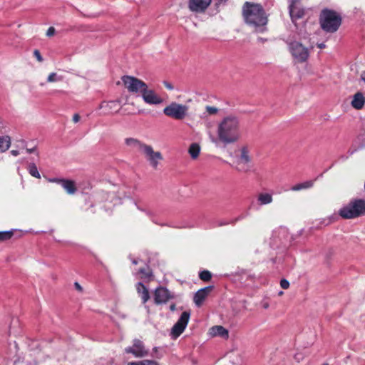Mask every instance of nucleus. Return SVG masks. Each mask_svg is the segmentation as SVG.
<instances>
[{"mask_svg": "<svg viewBox=\"0 0 365 365\" xmlns=\"http://www.w3.org/2000/svg\"><path fill=\"white\" fill-rule=\"evenodd\" d=\"M209 334L212 336L228 337V331L222 326H214L210 329Z\"/></svg>", "mask_w": 365, "mask_h": 365, "instance_id": "6ab92c4d", "label": "nucleus"}, {"mask_svg": "<svg viewBox=\"0 0 365 365\" xmlns=\"http://www.w3.org/2000/svg\"><path fill=\"white\" fill-rule=\"evenodd\" d=\"M339 215L346 220L354 219L365 215V200L355 199L344 205L338 211Z\"/></svg>", "mask_w": 365, "mask_h": 365, "instance_id": "7ed1b4c3", "label": "nucleus"}, {"mask_svg": "<svg viewBox=\"0 0 365 365\" xmlns=\"http://www.w3.org/2000/svg\"><path fill=\"white\" fill-rule=\"evenodd\" d=\"M158 349H159V347H157V346H155L153 349V353L155 354V356L158 359H160L163 357V354L162 353H159L158 352Z\"/></svg>", "mask_w": 365, "mask_h": 365, "instance_id": "e433bc0d", "label": "nucleus"}, {"mask_svg": "<svg viewBox=\"0 0 365 365\" xmlns=\"http://www.w3.org/2000/svg\"><path fill=\"white\" fill-rule=\"evenodd\" d=\"M125 352L131 354L136 358H143L148 355V351L145 349L143 342L138 339L133 340L132 346L125 349Z\"/></svg>", "mask_w": 365, "mask_h": 365, "instance_id": "1a4fd4ad", "label": "nucleus"}, {"mask_svg": "<svg viewBox=\"0 0 365 365\" xmlns=\"http://www.w3.org/2000/svg\"><path fill=\"white\" fill-rule=\"evenodd\" d=\"M133 263L135 264H138V261L136 259H133Z\"/></svg>", "mask_w": 365, "mask_h": 365, "instance_id": "864d4df0", "label": "nucleus"}, {"mask_svg": "<svg viewBox=\"0 0 365 365\" xmlns=\"http://www.w3.org/2000/svg\"><path fill=\"white\" fill-rule=\"evenodd\" d=\"M242 14L245 23L252 26L255 32L263 33L267 30L268 19L260 4L245 2L242 7Z\"/></svg>", "mask_w": 365, "mask_h": 365, "instance_id": "f03ea898", "label": "nucleus"}, {"mask_svg": "<svg viewBox=\"0 0 365 365\" xmlns=\"http://www.w3.org/2000/svg\"><path fill=\"white\" fill-rule=\"evenodd\" d=\"M135 205L137 207V209L143 212H144L150 220L153 222L155 223V224H158V225H163L162 224H159L156 220H155V212L150 208H148L146 207L145 206H142V205H140L137 203H135Z\"/></svg>", "mask_w": 365, "mask_h": 365, "instance_id": "b1692460", "label": "nucleus"}, {"mask_svg": "<svg viewBox=\"0 0 365 365\" xmlns=\"http://www.w3.org/2000/svg\"><path fill=\"white\" fill-rule=\"evenodd\" d=\"M14 348H15L16 349H17V345H16V342H14Z\"/></svg>", "mask_w": 365, "mask_h": 365, "instance_id": "5fc2aeb1", "label": "nucleus"}, {"mask_svg": "<svg viewBox=\"0 0 365 365\" xmlns=\"http://www.w3.org/2000/svg\"><path fill=\"white\" fill-rule=\"evenodd\" d=\"M34 56L36 58L37 61L39 62L43 61V58L39 52L38 50H34Z\"/></svg>", "mask_w": 365, "mask_h": 365, "instance_id": "c9c22d12", "label": "nucleus"}, {"mask_svg": "<svg viewBox=\"0 0 365 365\" xmlns=\"http://www.w3.org/2000/svg\"><path fill=\"white\" fill-rule=\"evenodd\" d=\"M125 144L133 148H135L140 151H143V147L147 145L143 143L139 140L133 138H128L125 140Z\"/></svg>", "mask_w": 365, "mask_h": 365, "instance_id": "412c9836", "label": "nucleus"}, {"mask_svg": "<svg viewBox=\"0 0 365 365\" xmlns=\"http://www.w3.org/2000/svg\"><path fill=\"white\" fill-rule=\"evenodd\" d=\"M365 104V97L361 92H357L354 95L353 99L351 102V106L357 110L361 109Z\"/></svg>", "mask_w": 365, "mask_h": 365, "instance_id": "a211bd4d", "label": "nucleus"}, {"mask_svg": "<svg viewBox=\"0 0 365 365\" xmlns=\"http://www.w3.org/2000/svg\"><path fill=\"white\" fill-rule=\"evenodd\" d=\"M230 222H227V221H220V222L218 223L217 226H220H220H224V225H228V224H230Z\"/></svg>", "mask_w": 365, "mask_h": 365, "instance_id": "c03bdc74", "label": "nucleus"}, {"mask_svg": "<svg viewBox=\"0 0 365 365\" xmlns=\"http://www.w3.org/2000/svg\"><path fill=\"white\" fill-rule=\"evenodd\" d=\"M136 289L142 299L143 303L145 304L150 299V294L148 289L142 282H138L136 284Z\"/></svg>", "mask_w": 365, "mask_h": 365, "instance_id": "aec40b11", "label": "nucleus"}, {"mask_svg": "<svg viewBox=\"0 0 365 365\" xmlns=\"http://www.w3.org/2000/svg\"><path fill=\"white\" fill-rule=\"evenodd\" d=\"M190 317V312L185 311L182 313L177 322L171 329L170 336L175 339L181 335L188 324Z\"/></svg>", "mask_w": 365, "mask_h": 365, "instance_id": "6e6552de", "label": "nucleus"}, {"mask_svg": "<svg viewBox=\"0 0 365 365\" xmlns=\"http://www.w3.org/2000/svg\"><path fill=\"white\" fill-rule=\"evenodd\" d=\"M121 79L130 93L141 95L147 86L143 81L131 76H123Z\"/></svg>", "mask_w": 365, "mask_h": 365, "instance_id": "0eeeda50", "label": "nucleus"}, {"mask_svg": "<svg viewBox=\"0 0 365 365\" xmlns=\"http://www.w3.org/2000/svg\"><path fill=\"white\" fill-rule=\"evenodd\" d=\"M11 140L10 136H0V153L6 152L11 146Z\"/></svg>", "mask_w": 365, "mask_h": 365, "instance_id": "393cba45", "label": "nucleus"}, {"mask_svg": "<svg viewBox=\"0 0 365 365\" xmlns=\"http://www.w3.org/2000/svg\"><path fill=\"white\" fill-rule=\"evenodd\" d=\"M199 277L200 279L207 282L211 279L212 274L210 272L207 270H203L201 272H200Z\"/></svg>", "mask_w": 365, "mask_h": 365, "instance_id": "473e14b6", "label": "nucleus"}, {"mask_svg": "<svg viewBox=\"0 0 365 365\" xmlns=\"http://www.w3.org/2000/svg\"><path fill=\"white\" fill-rule=\"evenodd\" d=\"M100 108L104 110L105 115H108L113 112H118L119 110V102L116 101L103 102L100 105Z\"/></svg>", "mask_w": 365, "mask_h": 365, "instance_id": "f3484780", "label": "nucleus"}, {"mask_svg": "<svg viewBox=\"0 0 365 365\" xmlns=\"http://www.w3.org/2000/svg\"><path fill=\"white\" fill-rule=\"evenodd\" d=\"M289 15L292 21H296L304 15V9L299 6V0H292L289 6Z\"/></svg>", "mask_w": 365, "mask_h": 365, "instance_id": "f8f14e48", "label": "nucleus"}, {"mask_svg": "<svg viewBox=\"0 0 365 365\" xmlns=\"http://www.w3.org/2000/svg\"><path fill=\"white\" fill-rule=\"evenodd\" d=\"M320 25L326 32L334 33L341 24V18L336 11L324 9L320 14Z\"/></svg>", "mask_w": 365, "mask_h": 365, "instance_id": "20e7f679", "label": "nucleus"}, {"mask_svg": "<svg viewBox=\"0 0 365 365\" xmlns=\"http://www.w3.org/2000/svg\"><path fill=\"white\" fill-rule=\"evenodd\" d=\"M127 365H160L158 362L150 359H144L137 361L128 362Z\"/></svg>", "mask_w": 365, "mask_h": 365, "instance_id": "c85d7f7f", "label": "nucleus"}, {"mask_svg": "<svg viewBox=\"0 0 365 365\" xmlns=\"http://www.w3.org/2000/svg\"><path fill=\"white\" fill-rule=\"evenodd\" d=\"M14 235V230L0 231V242L10 240Z\"/></svg>", "mask_w": 365, "mask_h": 365, "instance_id": "7c9ffc66", "label": "nucleus"}, {"mask_svg": "<svg viewBox=\"0 0 365 365\" xmlns=\"http://www.w3.org/2000/svg\"><path fill=\"white\" fill-rule=\"evenodd\" d=\"M205 110L209 115H215L218 112V108L210 106H207Z\"/></svg>", "mask_w": 365, "mask_h": 365, "instance_id": "72a5a7b5", "label": "nucleus"}, {"mask_svg": "<svg viewBox=\"0 0 365 365\" xmlns=\"http://www.w3.org/2000/svg\"><path fill=\"white\" fill-rule=\"evenodd\" d=\"M61 187L67 192L68 194L73 195L76 191V187L74 181L64 179L62 182Z\"/></svg>", "mask_w": 365, "mask_h": 365, "instance_id": "5701e85b", "label": "nucleus"}, {"mask_svg": "<svg viewBox=\"0 0 365 365\" xmlns=\"http://www.w3.org/2000/svg\"><path fill=\"white\" fill-rule=\"evenodd\" d=\"M289 49L293 58L299 63L307 61L309 56V51L299 41H291L289 43Z\"/></svg>", "mask_w": 365, "mask_h": 365, "instance_id": "423d86ee", "label": "nucleus"}, {"mask_svg": "<svg viewBox=\"0 0 365 365\" xmlns=\"http://www.w3.org/2000/svg\"><path fill=\"white\" fill-rule=\"evenodd\" d=\"M323 365H328L327 364H324Z\"/></svg>", "mask_w": 365, "mask_h": 365, "instance_id": "13d9d810", "label": "nucleus"}, {"mask_svg": "<svg viewBox=\"0 0 365 365\" xmlns=\"http://www.w3.org/2000/svg\"><path fill=\"white\" fill-rule=\"evenodd\" d=\"M36 151V147H34L32 148H26V152L28 153H34Z\"/></svg>", "mask_w": 365, "mask_h": 365, "instance_id": "49530a36", "label": "nucleus"}, {"mask_svg": "<svg viewBox=\"0 0 365 365\" xmlns=\"http://www.w3.org/2000/svg\"><path fill=\"white\" fill-rule=\"evenodd\" d=\"M188 111V106L173 102L163 109V113L175 120L184 119Z\"/></svg>", "mask_w": 365, "mask_h": 365, "instance_id": "39448f33", "label": "nucleus"}, {"mask_svg": "<svg viewBox=\"0 0 365 365\" xmlns=\"http://www.w3.org/2000/svg\"><path fill=\"white\" fill-rule=\"evenodd\" d=\"M282 294H283V292H282V291H281V292H279V295H282Z\"/></svg>", "mask_w": 365, "mask_h": 365, "instance_id": "6e6d98bb", "label": "nucleus"}, {"mask_svg": "<svg viewBox=\"0 0 365 365\" xmlns=\"http://www.w3.org/2000/svg\"><path fill=\"white\" fill-rule=\"evenodd\" d=\"M64 179H61V178H50L48 179V181L51 182H56V183H58L59 185H62V182L63 181Z\"/></svg>", "mask_w": 365, "mask_h": 365, "instance_id": "58836bf2", "label": "nucleus"}, {"mask_svg": "<svg viewBox=\"0 0 365 365\" xmlns=\"http://www.w3.org/2000/svg\"><path fill=\"white\" fill-rule=\"evenodd\" d=\"M11 154L12 155H14V156H17V155H19V150H12L11 151Z\"/></svg>", "mask_w": 365, "mask_h": 365, "instance_id": "a18cd8bd", "label": "nucleus"}, {"mask_svg": "<svg viewBox=\"0 0 365 365\" xmlns=\"http://www.w3.org/2000/svg\"><path fill=\"white\" fill-rule=\"evenodd\" d=\"M246 217L245 215H240V216H238L237 217H236L235 219L232 220L231 221V223L232 224H235L237 221H240V220H243L245 217Z\"/></svg>", "mask_w": 365, "mask_h": 365, "instance_id": "ea45409f", "label": "nucleus"}, {"mask_svg": "<svg viewBox=\"0 0 365 365\" xmlns=\"http://www.w3.org/2000/svg\"><path fill=\"white\" fill-rule=\"evenodd\" d=\"M269 303L267 302H262V307L264 309H267L269 307Z\"/></svg>", "mask_w": 365, "mask_h": 365, "instance_id": "de8ad7c7", "label": "nucleus"}, {"mask_svg": "<svg viewBox=\"0 0 365 365\" xmlns=\"http://www.w3.org/2000/svg\"><path fill=\"white\" fill-rule=\"evenodd\" d=\"M136 274L139 275V277L141 279H149L151 275L152 272L148 267L146 268H140L139 270L136 272Z\"/></svg>", "mask_w": 365, "mask_h": 365, "instance_id": "cd10ccee", "label": "nucleus"}, {"mask_svg": "<svg viewBox=\"0 0 365 365\" xmlns=\"http://www.w3.org/2000/svg\"><path fill=\"white\" fill-rule=\"evenodd\" d=\"M314 182L312 180L306 181L302 183H299L292 187V191H299L303 189H308L313 186Z\"/></svg>", "mask_w": 365, "mask_h": 365, "instance_id": "a878e982", "label": "nucleus"}, {"mask_svg": "<svg viewBox=\"0 0 365 365\" xmlns=\"http://www.w3.org/2000/svg\"><path fill=\"white\" fill-rule=\"evenodd\" d=\"M188 151L192 158L196 159L200 154V147L197 143H192Z\"/></svg>", "mask_w": 365, "mask_h": 365, "instance_id": "bb28decb", "label": "nucleus"}, {"mask_svg": "<svg viewBox=\"0 0 365 365\" xmlns=\"http://www.w3.org/2000/svg\"><path fill=\"white\" fill-rule=\"evenodd\" d=\"M28 171L29 174L36 178H41V175L35 163H30L28 166Z\"/></svg>", "mask_w": 365, "mask_h": 365, "instance_id": "c756f323", "label": "nucleus"}, {"mask_svg": "<svg viewBox=\"0 0 365 365\" xmlns=\"http://www.w3.org/2000/svg\"><path fill=\"white\" fill-rule=\"evenodd\" d=\"M220 1H226L227 0H220Z\"/></svg>", "mask_w": 365, "mask_h": 365, "instance_id": "4d7b16f0", "label": "nucleus"}, {"mask_svg": "<svg viewBox=\"0 0 365 365\" xmlns=\"http://www.w3.org/2000/svg\"><path fill=\"white\" fill-rule=\"evenodd\" d=\"M317 46L319 48H324L326 47V45L324 43H320L317 44Z\"/></svg>", "mask_w": 365, "mask_h": 365, "instance_id": "09e8293b", "label": "nucleus"}, {"mask_svg": "<svg viewBox=\"0 0 365 365\" xmlns=\"http://www.w3.org/2000/svg\"><path fill=\"white\" fill-rule=\"evenodd\" d=\"M217 138L212 137V143L229 145L237 142L241 138V125L238 117L232 115L225 116L217 126Z\"/></svg>", "mask_w": 365, "mask_h": 365, "instance_id": "f257e3e1", "label": "nucleus"}, {"mask_svg": "<svg viewBox=\"0 0 365 365\" xmlns=\"http://www.w3.org/2000/svg\"><path fill=\"white\" fill-rule=\"evenodd\" d=\"M140 96L144 102L149 105H158L163 101V98L158 96L153 90L148 88V85Z\"/></svg>", "mask_w": 365, "mask_h": 365, "instance_id": "9b49d317", "label": "nucleus"}, {"mask_svg": "<svg viewBox=\"0 0 365 365\" xmlns=\"http://www.w3.org/2000/svg\"><path fill=\"white\" fill-rule=\"evenodd\" d=\"M212 287L208 286L204 288L199 289L194 296V302L197 306L200 307L202 305L204 300L207 297L210 290H212Z\"/></svg>", "mask_w": 365, "mask_h": 365, "instance_id": "dca6fc26", "label": "nucleus"}, {"mask_svg": "<svg viewBox=\"0 0 365 365\" xmlns=\"http://www.w3.org/2000/svg\"><path fill=\"white\" fill-rule=\"evenodd\" d=\"M280 286L284 289H288L289 287V282L287 279H282L280 281Z\"/></svg>", "mask_w": 365, "mask_h": 365, "instance_id": "f704fd0d", "label": "nucleus"}, {"mask_svg": "<svg viewBox=\"0 0 365 365\" xmlns=\"http://www.w3.org/2000/svg\"><path fill=\"white\" fill-rule=\"evenodd\" d=\"M172 297L169 290L165 287H159L155 290L154 301L157 304H165Z\"/></svg>", "mask_w": 365, "mask_h": 365, "instance_id": "ddd939ff", "label": "nucleus"}, {"mask_svg": "<svg viewBox=\"0 0 365 365\" xmlns=\"http://www.w3.org/2000/svg\"><path fill=\"white\" fill-rule=\"evenodd\" d=\"M74 286L77 290H78L80 292H81L83 290L82 287L78 282H75Z\"/></svg>", "mask_w": 365, "mask_h": 365, "instance_id": "37998d69", "label": "nucleus"}, {"mask_svg": "<svg viewBox=\"0 0 365 365\" xmlns=\"http://www.w3.org/2000/svg\"><path fill=\"white\" fill-rule=\"evenodd\" d=\"M250 160L251 158L247 148H242L240 156L239 158V165H242V167L239 168V170L244 172L247 171L248 170L247 165L250 162Z\"/></svg>", "mask_w": 365, "mask_h": 365, "instance_id": "2eb2a0df", "label": "nucleus"}, {"mask_svg": "<svg viewBox=\"0 0 365 365\" xmlns=\"http://www.w3.org/2000/svg\"><path fill=\"white\" fill-rule=\"evenodd\" d=\"M272 195L267 192H261L257 196V202L259 205H265L272 203Z\"/></svg>", "mask_w": 365, "mask_h": 365, "instance_id": "4be33fe9", "label": "nucleus"}, {"mask_svg": "<svg viewBox=\"0 0 365 365\" xmlns=\"http://www.w3.org/2000/svg\"><path fill=\"white\" fill-rule=\"evenodd\" d=\"M80 115L78 114H75L73 116V120L74 123H78L80 120Z\"/></svg>", "mask_w": 365, "mask_h": 365, "instance_id": "79ce46f5", "label": "nucleus"}, {"mask_svg": "<svg viewBox=\"0 0 365 365\" xmlns=\"http://www.w3.org/2000/svg\"><path fill=\"white\" fill-rule=\"evenodd\" d=\"M361 78L365 83V71L361 73Z\"/></svg>", "mask_w": 365, "mask_h": 365, "instance_id": "3c124183", "label": "nucleus"}, {"mask_svg": "<svg viewBox=\"0 0 365 365\" xmlns=\"http://www.w3.org/2000/svg\"><path fill=\"white\" fill-rule=\"evenodd\" d=\"M21 143L22 147L25 148L26 145V143L24 140L21 141Z\"/></svg>", "mask_w": 365, "mask_h": 365, "instance_id": "603ef678", "label": "nucleus"}, {"mask_svg": "<svg viewBox=\"0 0 365 365\" xmlns=\"http://www.w3.org/2000/svg\"><path fill=\"white\" fill-rule=\"evenodd\" d=\"M170 309L173 312L175 310V304H172L170 306Z\"/></svg>", "mask_w": 365, "mask_h": 365, "instance_id": "8fccbe9b", "label": "nucleus"}, {"mask_svg": "<svg viewBox=\"0 0 365 365\" xmlns=\"http://www.w3.org/2000/svg\"><path fill=\"white\" fill-rule=\"evenodd\" d=\"M63 76H58L56 73L53 72L48 75L47 78V81L49 83L61 81L63 80Z\"/></svg>", "mask_w": 365, "mask_h": 365, "instance_id": "2f4dec72", "label": "nucleus"}, {"mask_svg": "<svg viewBox=\"0 0 365 365\" xmlns=\"http://www.w3.org/2000/svg\"><path fill=\"white\" fill-rule=\"evenodd\" d=\"M142 152L145 154L150 165L154 168L158 167L159 161L163 159L161 153L155 152L150 145L144 146Z\"/></svg>", "mask_w": 365, "mask_h": 365, "instance_id": "9d476101", "label": "nucleus"}, {"mask_svg": "<svg viewBox=\"0 0 365 365\" xmlns=\"http://www.w3.org/2000/svg\"><path fill=\"white\" fill-rule=\"evenodd\" d=\"M211 0H190L189 8L192 11H204L210 4Z\"/></svg>", "mask_w": 365, "mask_h": 365, "instance_id": "4468645a", "label": "nucleus"}, {"mask_svg": "<svg viewBox=\"0 0 365 365\" xmlns=\"http://www.w3.org/2000/svg\"><path fill=\"white\" fill-rule=\"evenodd\" d=\"M163 84L166 87V88H168V90H173V85L171 83H170L169 82L164 81Z\"/></svg>", "mask_w": 365, "mask_h": 365, "instance_id": "a19ab883", "label": "nucleus"}, {"mask_svg": "<svg viewBox=\"0 0 365 365\" xmlns=\"http://www.w3.org/2000/svg\"><path fill=\"white\" fill-rule=\"evenodd\" d=\"M56 30L53 27L51 26L48 28L46 32L47 36H52L55 34Z\"/></svg>", "mask_w": 365, "mask_h": 365, "instance_id": "4c0bfd02", "label": "nucleus"}]
</instances>
